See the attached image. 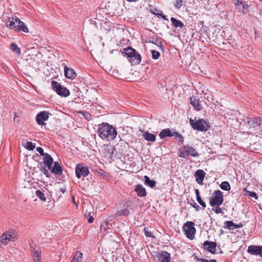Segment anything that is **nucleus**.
<instances>
[{
	"instance_id": "5fc2aeb1",
	"label": "nucleus",
	"mask_w": 262,
	"mask_h": 262,
	"mask_svg": "<svg viewBox=\"0 0 262 262\" xmlns=\"http://www.w3.org/2000/svg\"><path fill=\"white\" fill-rule=\"evenodd\" d=\"M160 15H161V17H162L164 19L166 20H168V19H167V18H166V15H164V14H160Z\"/></svg>"
},
{
	"instance_id": "79ce46f5",
	"label": "nucleus",
	"mask_w": 262,
	"mask_h": 262,
	"mask_svg": "<svg viewBox=\"0 0 262 262\" xmlns=\"http://www.w3.org/2000/svg\"><path fill=\"white\" fill-rule=\"evenodd\" d=\"M85 216L87 217L88 222L89 223H92L94 221V218L91 215L90 212H88L85 214Z\"/></svg>"
},
{
	"instance_id": "09e8293b",
	"label": "nucleus",
	"mask_w": 262,
	"mask_h": 262,
	"mask_svg": "<svg viewBox=\"0 0 262 262\" xmlns=\"http://www.w3.org/2000/svg\"><path fill=\"white\" fill-rule=\"evenodd\" d=\"M248 193L250 196L254 198L255 199H257V195L255 192L248 191Z\"/></svg>"
},
{
	"instance_id": "f257e3e1",
	"label": "nucleus",
	"mask_w": 262,
	"mask_h": 262,
	"mask_svg": "<svg viewBox=\"0 0 262 262\" xmlns=\"http://www.w3.org/2000/svg\"><path fill=\"white\" fill-rule=\"evenodd\" d=\"M98 134L103 140H114L117 135L116 128L107 123H102L99 125Z\"/></svg>"
},
{
	"instance_id": "052dcab7",
	"label": "nucleus",
	"mask_w": 262,
	"mask_h": 262,
	"mask_svg": "<svg viewBox=\"0 0 262 262\" xmlns=\"http://www.w3.org/2000/svg\"><path fill=\"white\" fill-rule=\"evenodd\" d=\"M73 202H74V203H75V200H74V198H73Z\"/></svg>"
},
{
	"instance_id": "6e6552de",
	"label": "nucleus",
	"mask_w": 262,
	"mask_h": 262,
	"mask_svg": "<svg viewBox=\"0 0 262 262\" xmlns=\"http://www.w3.org/2000/svg\"><path fill=\"white\" fill-rule=\"evenodd\" d=\"M16 239L14 231L13 230L7 231L1 236V240L3 244L6 245L10 241H14Z\"/></svg>"
},
{
	"instance_id": "2f4dec72",
	"label": "nucleus",
	"mask_w": 262,
	"mask_h": 262,
	"mask_svg": "<svg viewBox=\"0 0 262 262\" xmlns=\"http://www.w3.org/2000/svg\"><path fill=\"white\" fill-rule=\"evenodd\" d=\"M30 249L31 253H34V252H37L40 251V248L38 246H37L36 243L34 242H32L30 244Z\"/></svg>"
},
{
	"instance_id": "4be33fe9",
	"label": "nucleus",
	"mask_w": 262,
	"mask_h": 262,
	"mask_svg": "<svg viewBox=\"0 0 262 262\" xmlns=\"http://www.w3.org/2000/svg\"><path fill=\"white\" fill-rule=\"evenodd\" d=\"M15 20L18 22L16 28V30L17 31H22L25 33H27L29 32L28 28H27V26L24 23L21 21L19 19H15Z\"/></svg>"
},
{
	"instance_id": "49530a36",
	"label": "nucleus",
	"mask_w": 262,
	"mask_h": 262,
	"mask_svg": "<svg viewBox=\"0 0 262 262\" xmlns=\"http://www.w3.org/2000/svg\"><path fill=\"white\" fill-rule=\"evenodd\" d=\"M215 209L213 208L212 210L214 211L216 214H221L223 213V210L221 208L219 207V206H217Z\"/></svg>"
},
{
	"instance_id": "423d86ee",
	"label": "nucleus",
	"mask_w": 262,
	"mask_h": 262,
	"mask_svg": "<svg viewBox=\"0 0 262 262\" xmlns=\"http://www.w3.org/2000/svg\"><path fill=\"white\" fill-rule=\"evenodd\" d=\"M53 89L57 93V94L62 97H67L70 95L69 90L62 85L56 81H53L51 83Z\"/></svg>"
},
{
	"instance_id": "ea45409f",
	"label": "nucleus",
	"mask_w": 262,
	"mask_h": 262,
	"mask_svg": "<svg viewBox=\"0 0 262 262\" xmlns=\"http://www.w3.org/2000/svg\"><path fill=\"white\" fill-rule=\"evenodd\" d=\"M152 58L154 59H157L159 58L160 54L156 50H151Z\"/></svg>"
},
{
	"instance_id": "4468645a",
	"label": "nucleus",
	"mask_w": 262,
	"mask_h": 262,
	"mask_svg": "<svg viewBox=\"0 0 262 262\" xmlns=\"http://www.w3.org/2000/svg\"><path fill=\"white\" fill-rule=\"evenodd\" d=\"M203 247L205 250L214 254L216 251V243L215 242L206 241L204 243Z\"/></svg>"
},
{
	"instance_id": "f704fd0d",
	"label": "nucleus",
	"mask_w": 262,
	"mask_h": 262,
	"mask_svg": "<svg viewBox=\"0 0 262 262\" xmlns=\"http://www.w3.org/2000/svg\"><path fill=\"white\" fill-rule=\"evenodd\" d=\"M108 226V222L106 220L103 221L101 223L100 229L101 231H106Z\"/></svg>"
},
{
	"instance_id": "e433bc0d",
	"label": "nucleus",
	"mask_w": 262,
	"mask_h": 262,
	"mask_svg": "<svg viewBox=\"0 0 262 262\" xmlns=\"http://www.w3.org/2000/svg\"><path fill=\"white\" fill-rule=\"evenodd\" d=\"M188 156L187 152L183 148L179 149V156L181 158H185Z\"/></svg>"
},
{
	"instance_id": "6ab92c4d",
	"label": "nucleus",
	"mask_w": 262,
	"mask_h": 262,
	"mask_svg": "<svg viewBox=\"0 0 262 262\" xmlns=\"http://www.w3.org/2000/svg\"><path fill=\"white\" fill-rule=\"evenodd\" d=\"M50 170L55 175L61 176L62 174V168L57 162H54V166L53 167L51 166Z\"/></svg>"
},
{
	"instance_id": "f3484780",
	"label": "nucleus",
	"mask_w": 262,
	"mask_h": 262,
	"mask_svg": "<svg viewBox=\"0 0 262 262\" xmlns=\"http://www.w3.org/2000/svg\"><path fill=\"white\" fill-rule=\"evenodd\" d=\"M190 103L197 111H200L202 108L199 99L196 97L192 96L190 97Z\"/></svg>"
},
{
	"instance_id": "393cba45",
	"label": "nucleus",
	"mask_w": 262,
	"mask_h": 262,
	"mask_svg": "<svg viewBox=\"0 0 262 262\" xmlns=\"http://www.w3.org/2000/svg\"><path fill=\"white\" fill-rule=\"evenodd\" d=\"M146 42L152 43L153 44L156 45L157 46L159 47L161 49L163 50V46L162 45V42L160 41V40H159V39L157 38L155 39L153 37H150L146 40Z\"/></svg>"
},
{
	"instance_id": "4c0bfd02",
	"label": "nucleus",
	"mask_w": 262,
	"mask_h": 262,
	"mask_svg": "<svg viewBox=\"0 0 262 262\" xmlns=\"http://www.w3.org/2000/svg\"><path fill=\"white\" fill-rule=\"evenodd\" d=\"M48 168L46 169V167L42 166L40 167V170L48 178L50 177V173L49 171Z\"/></svg>"
},
{
	"instance_id": "a211bd4d",
	"label": "nucleus",
	"mask_w": 262,
	"mask_h": 262,
	"mask_svg": "<svg viewBox=\"0 0 262 262\" xmlns=\"http://www.w3.org/2000/svg\"><path fill=\"white\" fill-rule=\"evenodd\" d=\"M139 131L143 133V137L146 141L150 142H155L156 141V136L154 134L144 131L141 129H140Z\"/></svg>"
},
{
	"instance_id": "37998d69",
	"label": "nucleus",
	"mask_w": 262,
	"mask_h": 262,
	"mask_svg": "<svg viewBox=\"0 0 262 262\" xmlns=\"http://www.w3.org/2000/svg\"><path fill=\"white\" fill-rule=\"evenodd\" d=\"M196 201L203 208H205L206 207L205 203L203 201L201 197L196 198Z\"/></svg>"
},
{
	"instance_id": "b1692460",
	"label": "nucleus",
	"mask_w": 262,
	"mask_h": 262,
	"mask_svg": "<svg viewBox=\"0 0 262 262\" xmlns=\"http://www.w3.org/2000/svg\"><path fill=\"white\" fill-rule=\"evenodd\" d=\"M130 214V211L127 208L118 210L114 214L115 217L120 216H128Z\"/></svg>"
},
{
	"instance_id": "4d7b16f0",
	"label": "nucleus",
	"mask_w": 262,
	"mask_h": 262,
	"mask_svg": "<svg viewBox=\"0 0 262 262\" xmlns=\"http://www.w3.org/2000/svg\"><path fill=\"white\" fill-rule=\"evenodd\" d=\"M34 262H40V258H38V259L33 260Z\"/></svg>"
},
{
	"instance_id": "5701e85b",
	"label": "nucleus",
	"mask_w": 262,
	"mask_h": 262,
	"mask_svg": "<svg viewBox=\"0 0 262 262\" xmlns=\"http://www.w3.org/2000/svg\"><path fill=\"white\" fill-rule=\"evenodd\" d=\"M184 148L186 150L188 155H190L192 157H195L199 156L198 153L195 151V149L190 146H184Z\"/></svg>"
},
{
	"instance_id": "a19ab883",
	"label": "nucleus",
	"mask_w": 262,
	"mask_h": 262,
	"mask_svg": "<svg viewBox=\"0 0 262 262\" xmlns=\"http://www.w3.org/2000/svg\"><path fill=\"white\" fill-rule=\"evenodd\" d=\"M40 251L34 252V253H32V256L33 257V260H36L38 258H40Z\"/></svg>"
},
{
	"instance_id": "9d476101",
	"label": "nucleus",
	"mask_w": 262,
	"mask_h": 262,
	"mask_svg": "<svg viewBox=\"0 0 262 262\" xmlns=\"http://www.w3.org/2000/svg\"><path fill=\"white\" fill-rule=\"evenodd\" d=\"M76 174L78 178H80L81 176L85 177L89 174V169L88 166H84L82 164H77L76 169Z\"/></svg>"
},
{
	"instance_id": "7c9ffc66",
	"label": "nucleus",
	"mask_w": 262,
	"mask_h": 262,
	"mask_svg": "<svg viewBox=\"0 0 262 262\" xmlns=\"http://www.w3.org/2000/svg\"><path fill=\"white\" fill-rule=\"evenodd\" d=\"M220 187L222 190L226 191H229L231 188L230 185L227 181H224L222 182L220 185Z\"/></svg>"
},
{
	"instance_id": "ddd939ff",
	"label": "nucleus",
	"mask_w": 262,
	"mask_h": 262,
	"mask_svg": "<svg viewBox=\"0 0 262 262\" xmlns=\"http://www.w3.org/2000/svg\"><path fill=\"white\" fill-rule=\"evenodd\" d=\"M247 251L251 254L259 255L262 258V246H249Z\"/></svg>"
},
{
	"instance_id": "dca6fc26",
	"label": "nucleus",
	"mask_w": 262,
	"mask_h": 262,
	"mask_svg": "<svg viewBox=\"0 0 262 262\" xmlns=\"http://www.w3.org/2000/svg\"><path fill=\"white\" fill-rule=\"evenodd\" d=\"M65 76L69 79H73L76 77V73L74 69L68 68L67 66L64 67Z\"/></svg>"
},
{
	"instance_id": "2eb2a0df",
	"label": "nucleus",
	"mask_w": 262,
	"mask_h": 262,
	"mask_svg": "<svg viewBox=\"0 0 262 262\" xmlns=\"http://www.w3.org/2000/svg\"><path fill=\"white\" fill-rule=\"evenodd\" d=\"M194 175L196 182L199 184L202 185L205 177V172L202 169H198L195 172Z\"/></svg>"
},
{
	"instance_id": "3c124183",
	"label": "nucleus",
	"mask_w": 262,
	"mask_h": 262,
	"mask_svg": "<svg viewBox=\"0 0 262 262\" xmlns=\"http://www.w3.org/2000/svg\"><path fill=\"white\" fill-rule=\"evenodd\" d=\"M108 152H109V157H112L113 153H114V148L113 147H110L107 149Z\"/></svg>"
},
{
	"instance_id": "13d9d810",
	"label": "nucleus",
	"mask_w": 262,
	"mask_h": 262,
	"mask_svg": "<svg viewBox=\"0 0 262 262\" xmlns=\"http://www.w3.org/2000/svg\"><path fill=\"white\" fill-rule=\"evenodd\" d=\"M195 206H193V207L195 208H199V206L196 204L195 203Z\"/></svg>"
},
{
	"instance_id": "864d4df0",
	"label": "nucleus",
	"mask_w": 262,
	"mask_h": 262,
	"mask_svg": "<svg viewBox=\"0 0 262 262\" xmlns=\"http://www.w3.org/2000/svg\"><path fill=\"white\" fill-rule=\"evenodd\" d=\"M243 227V224L242 223H239V224H236V229L237 228H242Z\"/></svg>"
},
{
	"instance_id": "39448f33",
	"label": "nucleus",
	"mask_w": 262,
	"mask_h": 262,
	"mask_svg": "<svg viewBox=\"0 0 262 262\" xmlns=\"http://www.w3.org/2000/svg\"><path fill=\"white\" fill-rule=\"evenodd\" d=\"M194 223L192 222H187L183 227V230L186 237L192 240L194 238L196 229Z\"/></svg>"
},
{
	"instance_id": "f03ea898",
	"label": "nucleus",
	"mask_w": 262,
	"mask_h": 262,
	"mask_svg": "<svg viewBox=\"0 0 262 262\" xmlns=\"http://www.w3.org/2000/svg\"><path fill=\"white\" fill-rule=\"evenodd\" d=\"M122 53L124 54V56L127 57L132 64H139L141 62V55L134 49L130 47L124 49Z\"/></svg>"
},
{
	"instance_id": "58836bf2",
	"label": "nucleus",
	"mask_w": 262,
	"mask_h": 262,
	"mask_svg": "<svg viewBox=\"0 0 262 262\" xmlns=\"http://www.w3.org/2000/svg\"><path fill=\"white\" fill-rule=\"evenodd\" d=\"M35 145L33 144L32 142L28 141L26 143V148L29 150H32L35 148Z\"/></svg>"
},
{
	"instance_id": "7ed1b4c3",
	"label": "nucleus",
	"mask_w": 262,
	"mask_h": 262,
	"mask_svg": "<svg viewBox=\"0 0 262 262\" xmlns=\"http://www.w3.org/2000/svg\"><path fill=\"white\" fill-rule=\"evenodd\" d=\"M223 201V194L220 190L214 191L209 198V204L212 207L219 206L222 204Z\"/></svg>"
},
{
	"instance_id": "1a4fd4ad",
	"label": "nucleus",
	"mask_w": 262,
	"mask_h": 262,
	"mask_svg": "<svg viewBox=\"0 0 262 262\" xmlns=\"http://www.w3.org/2000/svg\"><path fill=\"white\" fill-rule=\"evenodd\" d=\"M244 121L249 128H257L260 126L262 122L261 119L259 118H247Z\"/></svg>"
},
{
	"instance_id": "8fccbe9b",
	"label": "nucleus",
	"mask_w": 262,
	"mask_h": 262,
	"mask_svg": "<svg viewBox=\"0 0 262 262\" xmlns=\"http://www.w3.org/2000/svg\"><path fill=\"white\" fill-rule=\"evenodd\" d=\"M144 233H145V235L147 237H154V236H152L151 232L148 230H147L145 228H144Z\"/></svg>"
},
{
	"instance_id": "a878e982",
	"label": "nucleus",
	"mask_w": 262,
	"mask_h": 262,
	"mask_svg": "<svg viewBox=\"0 0 262 262\" xmlns=\"http://www.w3.org/2000/svg\"><path fill=\"white\" fill-rule=\"evenodd\" d=\"M82 253L79 251H77L71 262H82Z\"/></svg>"
},
{
	"instance_id": "20e7f679",
	"label": "nucleus",
	"mask_w": 262,
	"mask_h": 262,
	"mask_svg": "<svg viewBox=\"0 0 262 262\" xmlns=\"http://www.w3.org/2000/svg\"><path fill=\"white\" fill-rule=\"evenodd\" d=\"M190 124L194 129L201 132L206 131L208 129V125L206 121L203 119H200L198 120L189 119Z\"/></svg>"
},
{
	"instance_id": "cd10ccee",
	"label": "nucleus",
	"mask_w": 262,
	"mask_h": 262,
	"mask_svg": "<svg viewBox=\"0 0 262 262\" xmlns=\"http://www.w3.org/2000/svg\"><path fill=\"white\" fill-rule=\"evenodd\" d=\"M145 184L151 188H153L156 184V182L154 180H151L147 176H144Z\"/></svg>"
},
{
	"instance_id": "c756f323",
	"label": "nucleus",
	"mask_w": 262,
	"mask_h": 262,
	"mask_svg": "<svg viewBox=\"0 0 262 262\" xmlns=\"http://www.w3.org/2000/svg\"><path fill=\"white\" fill-rule=\"evenodd\" d=\"M10 48L12 51L15 53L16 54L19 55L20 54V49L15 43L13 42L11 43Z\"/></svg>"
},
{
	"instance_id": "c03bdc74",
	"label": "nucleus",
	"mask_w": 262,
	"mask_h": 262,
	"mask_svg": "<svg viewBox=\"0 0 262 262\" xmlns=\"http://www.w3.org/2000/svg\"><path fill=\"white\" fill-rule=\"evenodd\" d=\"M197 260L198 261H201V262H216V260L215 259L208 260L207 259L202 258H197Z\"/></svg>"
},
{
	"instance_id": "603ef678",
	"label": "nucleus",
	"mask_w": 262,
	"mask_h": 262,
	"mask_svg": "<svg viewBox=\"0 0 262 262\" xmlns=\"http://www.w3.org/2000/svg\"><path fill=\"white\" fill-rule=\"evenodd\" d=\"M195 193L196 198L201 197L200 196V192H199V189H195Z\"/></svg>"
},
{
	"instance_id": "412c9836",
	"label": "nucleus",
	"mask_w": 262,
	"mask_h": 262,
	"mask_svg": "<svg viewBox=\"0 0 262 262\" xmlns=\"http://www.w3.org/2000/svg\"><path fill=\"white\" fill-rule=\"evenodd\" d=\"M43 157L44 164L48 167V169H51V166L53 163V158L49 154H46Z\"/></svg>"
},
{
	"instance_id": "f8f14e48",
	"label": "nucleus",
	"mask_w": 262,
	"mask_h": 262,
	"mask_svg": "<svg viewBox=\"0 0 262 262\" xmlns=\"http://www.w3.org/2000/svg\"><path fill=\"white\" fill-rule=\"evenodd\" d=\"M156 257L159 262H170L171 257L170 254L165 251L157 253Z\"/></svg>"
},
{
	"instance_id": "6e6d98bb",
	"label": "nucleus",
	"mask_w": 262,
	"mask_h": 262,
	"mask_svg": "<svg viewBox=\"0 0 262 262\" xmlns=\"http://www.w3.org/2000/svg\"><path fill=\"white\" fill-rule=\"evenodd\" d=\"M60 190L62 192V193H64L65 191H66V189L64 188H60Z\"/></svg>"
},
{
	"instance_id": "aec40b11",
	"label": "nucleus",
	"mask_w": 262,
	"mask_h": 262,
	"mask_svg": "<svg viewBox=\"0 0 262 262\" xmlns=\"http://www.w3.org/2000/svg\"><path fill=\"white\" fill-rule=\"evenodd\" d=\"M135 191L140 197L145 196L147 194L145 188L141 184H138L136 186Z\"/></svg>"
},
{
	"instance_id": "bb28decb",
	"label": "nucleus",
	"mask_w": 262,
	"mask_h": 262,
	"mask_svg": "<svg viewBox=\"0 0 262 262\" xmlns=\"http://www.w3.org/2000/svg\"><path fill=\"white\" fill-rule=\"evenodd\" d=\"M170 20L175 28L180 27L181 28L184 27V24L180 20L177 19L174 17H171Z\"/></svg>"
},
{
	"instance_id": "0eeeda50",
	"label": "nucleus",
	"mask_w": 262,
	"mask_h": 262,
	"mask_svg": "<svg viewBox=\"0 0 262 262\" xmlns=\"http://www.w3.org/2000/svg\"><path fill=\"white\" fill-rule=\"evenodd\" d=\"M161 139H163L166 137H172L176 136L179 138V141L182 143L184 141V138L182 135L178 134V132L172 133L169 128H166L163 129L159 135Z\"/></svg>"
},
{
	"instance_id": "de8ad7c7",
	"label": "nucleus",
	"mask_w": 262,
	"mask_h": 262,
	"mask_svg": "<svg viewBox=\"0 0 262 262\" xmlns=\"http://www.w3.org/2000/svg\"><path fill=\"white\" fill-rule=\"evenodd\" d=\"M182 0H179V1H177L176 2V3L175 4V7L177 8V9H179L181 8V7L182 6Z\"/></svg>"
},
{
	"instance_id": "c9c22d12",
	"label": "nucleus",
	"mask_w": 262,
	"mask_h": 262,
	"mask_svg": "<svg viewBox=\"0 0 262 262\" xmlns=\"http://www.w3.org/2000/svg\"><path fill=\"white\" fill-rule=\"evenodd\" d=\"M235 5L238 9H244L245 5L243 2L241 0H235Z\"/></svg>"
},
{
	"instance_id": "a18cd8bd",
	"label": "nucleus",
	"mask_w": 262,
	"mask_h": 262,
	"mask_svg": "<svg viewBox=\"0 0 262 262\" xmlns=\"http://www.w3.org/2000/svg\"><path fill=\"white\" fill-rule=\"evenodd\" d=\"M36 149L42 156H45L47 154L43 152V149L41 147H37Z\"/></svg>"
},
{
	"instance_id": "c85d7f7f",
	"label": "nucleus",
	"mask_w": 262,
	"mask_h": 262,
	"mask_svg": "<svg viewBox=\"0 0 262 262\" xmlns=\"http://www.w3.org/2000/svg\"><path fill=\"white\" fill-rule=\"evenodd\" d=\"M236 224H235L232 221H228L224 223V227L230 230L236 229Z\"/></svg>"
},
{
	"instance_id": "9b49d317",
	"label": "nucleus",
	"mask_w": 262,
	"mask_h": 262,
	"mask_svg": "<svg viewBox=\"0 0 262 262\" xmlns=\"http://www.w3.org/2000/svg\"><path fill=\"white\" fill-rule=\"evenodd\" d=\"M50 113L48 111H43L40 112L36 116V121L39 125L46 124L45 121H47L49 118Z\"/></svg>"
},
{
	"instance_id": "bf43d9fd",
	"label": "nucleus",
	"mask_w": 262,
	"mask_h": 262,
	"mask_svg": "<svg viewBox=\"0 0 262 262\" xmlns=\"http://www.w3.org/2000/svg\"><path fill=\"white\" fill-rule=\"evenodd\" d=\"M73 202H74V203H75V200H74V198H73Z\"/></svg>"
},
{
	"instance_id": "473e14b6",
	"label": "nucleus",
	"mask_w": 262,
	"mask_h": 262,
	"mask_svg": "<svg viewBox=\"0 0 262 262\" xmlns=\"http://www.w3.org/2000/svg\"><path fill=\"white\" fill-rule=\"evenodd\" d=\"M15 19H18L17 17H13L11 21H9V26L11 29H15L17 28V25L18 24V22L15 20Z\"/></svg>"
},
{
	"instance_id": "72a5a7b5",
	"label": "nucleus",
	"mask_w": 262,
	"mask_h": 262,
	"mask_svg": "<svg viewBox=\"0 0 262 262\" xmlns=\"http://www.w3.org/2000/svg\"><path fill=\"white\" fill-rule=\"evenodd\" d=\"M36 195L42 201H46L45 194L40 190H37L35 192Z\"/></svg>"
}]
</instances>
